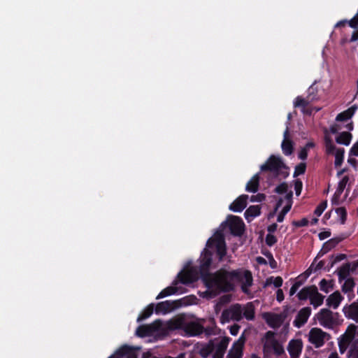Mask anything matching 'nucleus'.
Wrapping results in <instances>:
<instances>
[{
  "label": "nucleus",
  "mask_w": 358,
  "mask_h": 358,
  "mask_svg": "<svg viewBox=\"0 0 358 358\" xmlns=\"http://www.w3.org/2000/svg\"><path fill=\"white\" fill-rule=\"evenodd\" d=\"M213 254L204 249L200 257V264L197 266L200 277L207 289L203 293V296L213 299L221 293L232 292L235 289V283L241 284V290L248 294L249 288L252 285L253 278L252 272L241 268L227 271L222 268L214 273L209 271L212 264Z\"/></svg>",
  "instance_id": "f257e3e1"
},
{
  "label": "nucleus",
  "mask_w": 358,
  "mask_h": 358,
  "mask_svg": "<svg viewBox=\"0 0 358 358\" xmlns=\"http://www.w3.org/2000/svg\"><path fill=\"white\" fill-rule=\"evenodd\" d=\"M288 169L280 157L273 155H271L260 167L261 171H270L273 173L275 177L281 176L282 178H286L289 176Z\"/></svg>",
  "instance_id": "f03ea898"
},
{
  "label": "nucleus",
  "mask_w": 358,
  "mask_h": 358,
  "mask_svg": "<svg viewBox=\"0 0 358 358\" xmlns=\"http://www.w3.org/2000/svg\"><path fill=\"white\" fill-rule=\"evenodd\" d=\"M174 324L176 328L183 330L189 336H199L204 331V327L196 322H185L178 319L175 321Z\"/></svg>",
  "instance_id": "7ed1b4c3"
},
{
  "label": "nucleus",
  "mask_w": 358,
  "mask_h": 358,
  "mask_svg": "<svg viewBox=\"0 0 358 358\" xmlns=\"http://www.w3.org/2000/svg\"><path fill=\"white\" fill-rule=\"evenodd\" d=\"M206 247L208 248H215L219 261H222L227 254V246L224 237L221 233H217L213 237L210 238L207 243Z\"/></svg>",
  "instance_id": "20e7f679"
},
{
  "label": "nucleus",
  "mask_w": 358,
  "mask_h": 358,
  "mask_svg": "<svg viewBox=\"0 0 358 358\" xmlns=\"http://www.w3.org/2000/svg\"><path fill=\"white\" fill-rule=\"evenodd\" d=\"M222 226L228 227L231 234L235 236H240L244 232V222L241 217L236 215H229Z\"/></svg>",
  "instance_id": "39448f33"
},
{
  "label": "nucleus",
  "mask_w": 358,
  "mask_h": 358,
  "mask_svg": "<svg viewBox=\"0 0 358 358\" xmlns=\"http://www.w3.org/2000/svg\"><path fill=\"white\" fill-rule=\"evenodd\" d=\"M178 278L179 281L184 285L193 283L201 278L197 266H192L185 271L180 272L178 274Z\"/></svg>",
  "instance_id": "423d86ee"
},
{
  "label": "nucleus",
  "mask_w": 358,
  "mask_h": 358,
  "mask_svg": "<svg viewBox=\"0 0 358 358\" xmlns=\"http://www.w3.org/2000/svg\"><path fill=\"white\" fill-rule=\"evenodd\" d=\"M160 325L161 322L159 320L150 324L140 325L136 330V335L140 338L152 336L159 330Z\"/></svg>",
  "instance_id": "0eeeda50"
},
{
  "label": "nucleus",
  "mask_w": 358,
  "mask_h": 358,
  "mask_svg": "<svg viewBox=\"0 0 358 358\" xmlns=\"http://www.w3.org/2000/svg\"><path fill=\"white\" fill-rule=\"evenodd\" d=\"M263 317L270 327L273 329H278L286 319L287 313H281L280 314H276L266 313L264 314Z\"/></svg>",
  "instance_id": "6e6552de"
},
{
  "label": "nucleus",
  "mask_w": 358,
  "mask_h": 358,
  "mask_svg": "<svg viewBox=\"0 0 358 358\" xmlns=\"http://www.w3.org/2000/svg\"><path fill=\"white\" fill-rule=\"evenodd\" d=\"M320 324L326 328H332L335 324L334 313L328 308H322L316 315Z\"/></svg>",
  "instance_id": "1a4fd4ad"
},
{
  "label": "nucleus",
  "mask_w": 358,
  "mask_h": 358,
  "mask_svg": "<svg viewBox=\"0 0 358 358\" xmlns=\"http://www.w3.org/2000/svg\"><path fill=\"white\" fill-rule=\"evenodd\" d=\"M327 336H329V334L323 331L321 329L313 328L309 332V341L315 348H320L324 344V339Z\"/></svg>",
  "instance_id": "9d476101"
},
{
  "label": "nucleus",
  "mask_w": 358,
  "mask_h": 358,
  "mask_svg": "<svg viewBox=\"0 0 358 358\" xmlns=\"http://www.w3.org/2000/svg\"><path fill=\"white\" fill-rule=\"evenodd\" d=\"M311 314V308L308 306L301 308L296 315V317L293 322L294 327L301 328L308 321Z\"/></svg>",
  "instance_id": "9b49d317"
},
{
  "label": "nucleus",
  "mask_w": 358,
  "mask_h": 358,
  "mask_svg": "<svg viewBox=\"0 0 358 358\" xmlns=\"http://www.w3.org/2000/svg\"><path fill=\"white\" fill-rule=\"evenodd\" d=\"M303 349L301 339H292L287 345V351L291 358H299Z\"/></svg>",
  "instance_id": "f8f14e48"
},
{
  "label": "nucleus",
  "mask_w": 358,
  "mask_h": 358,
  "mask_svg": "<svg viewBox=\"0 0 358 358\" xmlns=\"http://www.w3.org/2000/svg\"><path fill=\"white\" fill-rule=\"evenodd\" d=\"M275 333L272 331H268L264 334V338L265 340L263 344V352L264 354H268L271 352L273 348L274 342H278L275 338Z\"/></svg>",
  "instance_id": "ddd939ff"
},
{
  "label": "nucleus",
  "mask_w": 358,
  "mask_h": 358,
  "mask_svg": "<svg viewBox=\"0 0 358 358\" xmlns=\"http://www.w3.org/2000/svg\"><path fill=\"white\" fill-rule=\"evenodd\" d=\"M343 312L347 318L358 322V299L350 305H345Z\"/></svg>",
  "instance_id": "4468645a"
},
{
  "label": "nucleus",
  "mask_w": 358,
  "mask_h": 358,
  "mask_svg": "<svg viewBox=\"0 0 358 358\" xmlns=\"http://www.w3.org/2000/svg\"><path fill=\"white\" fill-rule=\"evenodd\" d=\"M342 240L343 238H334L325 242L320 252L317 253L316 257L314 259V262H317L318 259L335 248Z\"/></svg>",
  "instance_id": "2eb2a0df"
},
{
  "label": "nucleus",
  "mask_w": 358,
  "mask_h": 358,
  "mask_svg": "<svg viewBox=\"0 0 358 358\" xmlns=\"http://www.w3.org/2000/svg\"><path fill=\"white\" fill-rule=\"evenodd\" d=\"M284 138L281 144L282 152L286 156H289L294 151V143L293 141L289 138V128L287 126L285 131H284Z\"/></svg>",
  "instance_id": "dca6fc26"
},
{
  "label": "nucleus",
  "mask_w": 358,
  "mask_h": 358,
  "mask_svg": "<svg viewBox=\"0 0 358 358\" xmlns=\"http://www.w3.org/2000/svg\"><path fill=\"white\" fill-rule=\"evenodd\" d=\"M248 195L242 194L235 199L229 206V209L234 212H241L243 211L246 206Z\"/></svg>",
  "instance_id": "f3484780"
},
{
  "label": "nucleus",
  "mask_w": 358,
  "mask_h": 358,
  "mask_svg": "<svg viewBox=\"0 0 358 358\" xmlns=\"http://www.w3.org/2000/svg\"><path fill=\"white\" fill-rule=\"evenodd\" d=\"M176 301H164L159 302L155 306L156 314H166L171 312L175 308Z\"/></svg>",
  "instance_id": "a211bd4d"
},
{
  "label": "nucleus",
  "mask_w": 358,
  "mask_h": 358,
  "mask_svg": "<svg viewBox=\"0 0 358 358\" xmlns=\"http://www.w3.org/2000/svg\"><path fill=\"white\" fill-rule=\"evenodd\" d=\"M343 299L341 293L338 291H336L327 297L326 305L329 308L336 309L340 306Z\"/></svg>",
  "instance_id": "6ab92c4d"
},
{
  "label": "nucleus",
  "mask_w": 358,
  "mask_h": 358,
  "mask_svg": "<svg viewBox=\"0 0 358 358\" xmlns=\"http://www.w3.org/2000/svg\"><path fill=\"white\" fill-rule=\"evenodd\" d=\"M357 330V327L353 324H350L345 332L341 336L340 340L343 341V343L350 344L355 338Z\"/></svg>",
  "instance_id": "aec40b11"
},
{
  "label": "nucleus",
  "mask_w": 358,
  "mask_h": 358,
  "mask_svg": "<svg viewBox=\"0 0 358 358\" xmlns=\"http://www.w3.org/2000/svg\"><path fill=\"white\" fill-rule=\"evenodd\" d=\"M358 106L355 104L347 110L337 115L336 120L338 122H345L352 118L355 112L357 110Z\"/></svg>",
  "instance_id": "412c9836"
},
{
  "label": "nucleus",
  "mask_w": 358,
  "mask_h": 358,
  "mask_svg": "<svg viewBox=\"0 0 358 358\" xmlns=\"http://www.w3.org/2000/svg\"><path fill=\"white\" fill-rule=\"evenodd\" d=\"M259 173H256L252 178L247 182L245 190L248 192L255 193L258 191L259 187Z\"/></svg>",
  "instance_id": "4be33fe9"
},
{
  "label": "nucleus",
  "mask_w": 358,
  "mask_h": 358,
  "mask_svg": "<svg viewBox=\"0 0 358 358\" xmlns=\"http://www.w3.org/2000/svg\"><path fill=\"white\" fill-rule=\"evenodd\" d=\"M117 353L120 355L121 357H125L126 358H138L136 350L128 345H124L117 350Z\"/></svg>",
  "instance_id": "5701e85b"
},
{
  "label": "nucleus",
  "mask_w": 358,
  "mask_h": 358,
  "mask_svg": "<svg viewBox=\"0 0 358 358\" xmlns=\"http://www.w3.org/2000/svg\"><path fill=\"white\" fill-rule=\"evenodd\" d=\"M229 344V340L222 338L217 345L215 351L213 354V358H223L225 351Z\"/></svg>",
  "instance_id": "b1692460"
},
{
  "label": "nucleus",
  "mask_w": 358,
  "mask_h": 358,
  "mask_svg": "<svg viewBox=\"0 0 358 358\" xmlns=\"http://www.w3.org/2000/svg\"><path fill=\"white\" fill-rule=\"evenodd\" d=\"M261 207L259 205L250 206L244 213L245 218L248 221H252L255 217L260 215Z\"/></svg>",
  "instance_id": "393cba45"
},
{
  "label": "nucleus",
  "mask_w": 358,
  "mask_h": 358,
  "mask_svg": "<svg viewBox=\"0 0 358 358\" xmlns=\"http://www.w3.org/2000/svg\"><path fill=\"white\" fill-rule=\"evenodd\" d=\"M336 272L338 276L339 282L346 280L347 277L350 275V263L348 262L343 264L340 268L337 269Z\"/></svg>",
  "instance_id": "a878e982"
},
{
  "label": "nucleus",
  "mask_w": 358,
  "mask_h": 358,
  "mask_svg": "<svg viewBox=\"0 0 358 358\" xmlns=\"http://www.w3.org/2000/svg\"><path fill=\"white\" fill-rule=\"evenodd\" d=\"M316 292H313V294L310 296V302L315 308L321 306L323 303L324 296L318 292L317 287L315 286Z\"/></svg>",
  "instance_id": "bb28decb"
},
{
  "label": "nucleus",
  "mask_w": 358,
  "mask_h": 358,
  "mask_svg": "<svg viewBox=\"0 0 358 358\" xmlns=\"http://www.w3.org/2000/svg\"><path fill=\"white\" fill-rule=\"evenodd\" d=\"M315 285L307 286L301 289L297 294L299 300H306L310 299L313 292H315Z\"/></svg>",
  "instance_id": "cd10ccee"
},
{
  "label": "nucleus",
  "mask_w": 358,
  "mask_h": 358,
  "mask_svg": "<svg viewBox=\"0 0 358 358\" xmlns=\"http://www.w3.org/2000/svg\"><path fill=\"white\" fill-rule=\"evenodd\" d=\"M352 135L348 131H343L336 137V141L338 144L349 145L350 144Z\"/></svg>",
  "instance_id": "c85d7f7f"
},
{
  "label": "nucleus",
  "mask_w": 358,
  "mask_h": 358,
  "mask_svg": "<svg viewBox=\"0 0 358 358\" xmlns=\"http://www.w3.org/2000/svg\"><path fill=\"white\" fill-rule=\"evenodd\" d=\"M232 320L239 322L243 318L241 306L238 303L232 305L230 308Z\"/></svg>",
  "instance_id": "c756f323"
},
{
  "label": "nucleus",
  "mask_w": 358,
  "mask_h": 358,
  "mask_svg": "<svg viewBox=\"0 0 358 358\" xmlns=\"http://www.w3.org/2000/svg\"><path fill=\"white\" fill-rule=\"evenodd\" d=\"M243 355V352L241 348V344H238V346L233 345L228 352L227 358H242Z\"/></svg>",
  "instance_id": "7c9ffc66"
},
{
  "label": "nucleus",
  "mask_w": 358,
  "mask_h": 358,
  "mask_svg": "<svg viewBox=\"0 0 358 358\" xmlns=\"http://www.w3.org/2000/svg\"><path fill=\"white\" fill-rule=\"evenodd\" d=\"M154 311V304L150 303L148 305L143 311L142 313L138 315L137 318V322H140L149 317H150Z\"/></svg>",
  "instance_id": "2f4dec72"
},
{
  "label": "nucleus",
  "mask_w": 358,
  "mask_h": 358,
  "mask_svg": "<svg viewBox=\"0 0 358 358\" xmlns=\"http://www.w3.org/2000/svg\"><path fill=\"white\" fill-rule=\"evenodd\" d=\"M244 317L248 320H253L255 319V307L252 303H248L244 308L243 313H242Z\"/></svg>",
  "instance_id": "473e14b6"
},
{
  "label": "nucleus",
  "mask_w": 358,
  "mask_h": 358,
  "mask_svg": "<svg viewBox=\"0 0 358 358\" xmlns=\"http://www.w3.org/2000/svg\"><path fill=\"white\" fill-rule=\"evenodd\" d=\"M178 288L175 286H169L162 290L157 296L156 299H160L168 296H171L177 292Z\"/></svg>",
  "instance_id": "72a5a7b5"
},
{
  "label": "nucleus",
  "mask_w": 358,
  "mask_h": 358,
  "mask_svg": "<svg viewBox=\"0 0 358 358\" xmlns=\"http://www.w3.org/2000/svg\"><path fill=\"white\" fill-rule=\"evenodd\" d=\"M310 102H312V101L307 96L306 98H302L301 96H298L294 101V106L295 108H301L302 109L303 108H306Z\"/></svg>",
  "instance_id": "f704fd0d"
},
{
  "label": "nucleus",
  "mask_w": 358,
  "mask_h": 358,
  "mask_svg": "<svg viewBox=\"0 0 358 358\" xmlns=\"http://www.w3.org/2000/svg\"><path fill=\"white\" fill-rule=\"evenodd\" d=\"M344 148H338L335 152L334 165L336 168L341 166L344 160Z\"/></svg>",
  "instance_id": "c9c22d12"
},
{
  "label": "nucleus",
  "mask_w": 358,
  "mask_h": 358,
  "mask_svg": "<svg viewBox=\"0 0 358 358\" xmlns=\"http://www.w3.org/2000/svg\"><path fill=\"white\" fill-rule=\"evenodd\" d=\"M355 286V282L352 278H347L341 287V289L344 293L352 292Z\"/></svg>",
  "instance_id": "e433bc0d"
},
{
  "label": "nucleus",
  "mask_w": 358,
  "mask_h": 358,
  "mask_svg": "<svg viewBox=\"0 0 358 358\" xmlns=\"http://www.w3.org/2000/svg\"><path fill=\"white\" fill-rule=\"evenodd\" d=\"M336 213L339 217V222L341 224H344L347 220L348 213L345 207H339L336 208Z\"/></svg>",
  "instance_id": "4c0bfd02"
},
{
  "label": "nucleus",
  "mask_w": 358,
  "mask_h": 358,
  "mask_svg": "<svg viewBox=\"0 0 358 358\" xmlns=\"http://www.w3.org/2000/svg\"><path fill=\"white\" fill-rule=\"evenodd\" d=\"M320 289L321 291L329 293L330 289H333L334 283L333 281H328L326 279H322L319 283Z\"/></svg>",
  "instance_id": "58836bf2"
},
{
  "label": "nucleus",
  "mask_w": 358,
  "mask_h": 358,
  "mask_svg": "<svg viewBox=\"0 0 358 358\" xmlns=\"http://www.w3.org/2000/svg\"><path fill=\"white\" fill-rule=\"evenodd\" d=\"M325 141V148H326V152L328 155H332L338 148H336V145L334 144L332 140L328 137L326 136L324 138Z\"/></svg>",
  "instance_id": "ea45409f"
},
{
  "label": "nucleus",
  "mask_w": 358,
  "mask_h": 358,
  "mask_svg": "<svg viewBox=\"0 0 358 358\" xmlns=\"http://www.w3.org/2000/svg\"><path fill=\"white\" fill-rule=\"evenodd\" d=\"M273 277H270L266 279L265 287L271 285V283L273 284L275 287L279 288L282 285L283 280L280 276L275 277L274 280H273Z\"/></svg>",
  "instance_id": "a19ab883"
},
{
  "label": "nucleus",
  "mask_w": 358,
  "mask_h": 358,
  "mask_svg": "<svg viewBox=\"0 0 358 358\" xmlns=\"http://www.w3.org/2000/svg\"><path fill=\"white\" fill-rule=\"evenodd\" d=\"M214 350V346L213 344H208L201 348L199 355L203 358H207Z\"/></svg>",
  "instance_id": "79ce46f5"
},
{
  "label": "nucleus",
  "mask_w": 358,
  "mask_h": 358,
  "mask_svg": "<svg viewBox=\"0 0 358 358\" xmlns=\"http://www.w3.org/2000/svg\"><path fill=\"white\" fill-rule=\"evenodd\" d=\"M349 181V176H345L338 182V185L337 189L336 191V194H338V196H340L343 192L344 191L347 183Z\"/></svg>",
  "instance_id": "37998d69"
},
{
  "label": "nucleus",
  "mask_w": 358,
  "mask_h": 358,
  "mask_svg": "<svg viewBox=\"0 0 358 358\" xmlns=\"http://www.w3.org/2000/svg\"><path fill=\"white\" fill-rule=\"evenodd\" d=\"M306 170V164L305 162H301L295 166L293 177L296 178L300 175L305 173Z\"/></svg>",
  "instance_id": "c03bdc74"
},
{
  "label": "nucleus",
  "mask_w": 358,
  "mask_h": 358,
  "mask_svg": "<svg viewBox=\"0 0 358 358\" xmlns=\"http://www.w3.org/2000/svg\"><path fill=\"white\" fill-rule=\"evenodd\" d=\"M231 320H232L231 317V313L230 312V308L224 309L222 315L220 316V322L222 324H225L229 322Z\"/></svg>",
  "instance_id": "a18cd8bd"
},
{
  "label": "nucleus",
  "mask_w": 358,
  "mask_h": 358,
  "mask_svg": "<svg viewBox=\"0 0 358 358\" xmlns=\"http://www.w3.org/2000/svg\"><path fill=\"white\" fill-rule=\"evenodd\" d=\"M308 95L307 97L310 99L312 101L317 99V88L314 86V85H312L307 91Z\"/></svg>",
  "instance_id": "49530a36"
},
{
  "label": "nucleus",
  "mask_w": 358,
  "mask_h": 358,
  "mask_svg": "<svg viewBox=\"0 0 358 358\" xmlns=\"http://www.w3.org/2000/svg\"><path fill=\"white\" fill-rule=\"evenodd\" d=\"M272 350L277 357H280L282 355L285 354L284 348L282 345L279 343V341L274 342L273 348Z\"/></svg>",
  "instance_id": "de8ad7c7"
},
{
  "label": "nucleus",
  "mask_w": 358,
  "mask_h": 358,
  "mask_svg": "<svg viewBox=\"0 0 358 358\" xmlns=\"http://www.w3.org/2000/svg\"><path fill=\"white\" fill-rule=\"evenodd\" d=\"M327 206V201H322L315 208V211H314V214L317 216V217H320L322 213L324 211V210L326 209Z\"/></svg>",
  "instance_id": "09e8293b"
},
{
  "label": "nucleus",
  "mask_w": 358,
  "mask_h": 358,
  "mask_svg": "<svg viewBox=\"0 0 358 358\" xmlns=\"http://www.w3.org/2000/svg\"><path fill=\"white\" fill-rule=\"evenodd\" d=\"M287 190H288V185H287V182H282L275 188L274 192L279 194H282L287 193Z\"/></svg>",
  "instance_id": "8fccbe9b"
},
{
  "label": "nucleus",
  "mask_w": 358,
  "mask_h": 358,
  "mask_svg": "<svg viewBox=\"0 0 358 358\" xmlns=\"http://www.w3.org/2000/svg\"><path fill=\"white\" fill-rule=\"evenodd\" d=\"M265 241L268 246L271 247L277 243L278 239L274 235L268 234L266 236Z\"/></svg>",
  "instance_id": "3c124183"
},
{
  "label": "nucleus",
  "mask_w": 358,
  "mask_h": 358,
  "mask_svg": "<svg viewBox=\"0 0 358 358\" xmlns=\"http://www.w3.org/2000/svg\"><path fill=\"white\" fill-rule=\"evenodd\" d=\"M302 187H303L302 181L299 179L295 180H294V190H295L296 194L297 196L301 194Z\"/></svg>",
  "instance_id": "603ef678"
},
{
  "label": "nucleus",
  "mask_w": 358,
  "mask_h": 358,
  "mask_svg": "<svg viewBox=\"0 0 358 358\" xmlns=\"http://www.w3.org/2000/svg\"><path fill=\"white\" fill-rule=\"evenodd\" d=\"M266 199V196L264 194L259 193L257 195H252L250 197V201L252 202H262L264 201Z\"/></svg>",
  "instance_id": "864d4df0"
},
{
  "label": "nucleus",
  "mask_w": 358,
  "mask_h": 358,
  "mask_svg": "<svg viewBox=\"0 0 358 358\" xmlns=\"http://www.w3.org/2000/svg\"><path fill=\"white\" fill-rule=\"evenodd\" d=\"M308 220L304 217L300 220L294 221L292 224L296 227H302L307 226L308 224Z\"/></svg>",
  "instance_id": "5fc2aeb1"
},
{
  "label": "nucleus",
  "mask_w": 358,
  "mask_h": 358,
  "mask_svg": "<svg viewBox=\"0 0 358 358\" xmlns=\"http://www.w3.org/2000/svg\"><path fill=\"white\" fill-rule=\"evenodd\" d=\"M348 358H358V345L351 348L348 352Z\"/></svg>",
  "instance_id": "6e6d98bb"
},
{
  "label": "nucleus",
  "mask_w": 358,
  "mask_h": 358,
  "mask_svg": "<svg viewBox=\"0 0 358 358\" xmlns=\"http://www.w3.org/2000/svg\"><path fill=\"white\" fill-rule=\"evenodd\" d=\"M330 257L334 262V263L336 264V263L346 259L347 256L345 254H339L335 257L334 255H331Z\"/></svg>",
  "instance_id": "4d7b16f0"
},
{
  "label": "nucleus",
  "mask_w": 358,
  "mask_h": 358,
  "mask_svg": "<svg viewBox=\"0 0 358 358\" xmlns=\"http://www.w3.org/2000/svg\"><path fill=\"white\" fill-rule=\"evenodd\" d=\"M350 344H347V343H343V341L341 340H338V348H339V351L341 354H343L347 348H348Z\"/></svg>",
  "instance_id": "13d9d810"
},
{
  "label": "nucleus",
  "mask_w": 358,
  "mask_h": 358,
  "mask_svg": "<svg viewBox=\"0 0 358 358\" xmlns=\"http://www.w3.org/2000/svg\"><path fill=\"white\" fill-rule=\"evenodd\" d=\"M241 327L237 324H234L231 326L229 329V332L232 336H236L239 331Z\"/></svg>",
  "instance_id": "bf43d9fd"
},
{
  "label": "nucleus",
  "mask_w": 358,
  "mask_h": 358,
  "mask_svg": "<svg viewBox=\"0 0 358 358\" xmlns=\"http://www.w3.org/2000/svg\"><path fill=\"white\" fill-rule=\"evenodd\" d=\"M349 154L350 156L358 157V142L355 143L350 148Z\"/></svg>",
  "instance_id": "052dcab7"
},
{
  "label": "nucleus",
  "mask_w": 358,
  "mask_h": 358,
  "mask_svg": "<svg viewBox=\"0 0 358 358\" xmlns=\"http://www.w3.org/2000/svg\"><path fill=\"white\" fill-rule=\"evenodd\" d=\"M308 152L306 148H302L299 152L298 157L301 160H306L308 157Z\"/></svg>",
  "instance_id": "680f3d73"
},
{
  "label": "nucleus",
  "mask_w": 358,
  "mask_h": 358,
  "mask_svg": "<svg viewBox=\"0 0 358 358\" xmlns=\"http://www.w3.org/2000/svg\"><path fill=\"white\" fill-rule=\"evenodd\" d=\"M325 266V262L324 260L320 261L316 265H314V272H316L322 268L324 269Z\"/></svg>",
  "instance_id": "e2e57ef3"
},
{
  "label": "nucleus",
  "mask_w": 358,
  "mask_h": 358,
  "mask_svg": "<svg viewBox=\"0 0 358 358\" xmlns=\"http://www.w3.org/2000/svg\"><path fill=\"white\" fill-rule=\"evenodd\" d=\"M284 293L283 291L281 289H278L276 292V300L278 302H281L284 300Z\"/></svg>",
  "instance_id": "0e129e2a"
},
{
  "label": "nucleus",
  "mask_w": 358,
  "mask_h": 358,
  "mask_svg": "<svg viewBox=\"0 0 358 358\" xmlns=\"http://www.w3.org/2000/svg\"><path fill=\"white\" fill-rule=\"evenodd\" d=\"M245 338L243 335H242L238 341H236V342H234L233 343V345H235L236 346H238V344H241V348L243 349V346H244V344H245Z\"/></svg>",
  "instance_id": "69168bd1"
},
{
  "label": "nucleus",
  "mask_w": 358,
  "mask_h": 358,
  "mask_svg": "<svg viewBox=\"0 0 358 358\" xmlns=\"http://www.w3.org/2000/svg\"><path fill=\"white\" fill-rule=\"evenodd\" d=\"M330 236H331V232L328 231L320 232L318 235L320 240L326 239V238L330 237Z\"/></svg>",
  "instance_id": "338daca9"
},
{
  "label": "nucleus",
  "mask_w": 358,
  "mask_h": 358,
  "mask_svg": "<svg viewBox=\"0 0 358 358\" xmlns=\"http://www.w3.org/2000/svg\"><path fill=\"white\" fill-rule=\"evenodd\" d=\"M277 228L278 224L276 223H273L267 227V231H268V234H272L276 231Z\"/></svg>",
  "instance_id": "774afa93"
}]
</instances>
